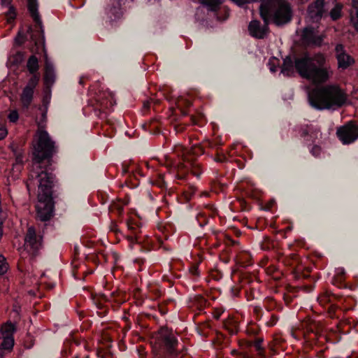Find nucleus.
I'll use <instances>...</instances> for the list:
<instances>
[{"label": "nucleus", "instance_id": "1", "mask_svg": "<svg viewBox=\"0 0 358 358\" xmlns=\"http://www.w3.org/2000/svg\"><path fill=\"white\" fill-rule=\"evenodd\" d=\"M32 165L29 171L27 188L30 191L32 182L38 181V201L36 205V219L41 222L50 220L54 215L52 188L55 176L49 171L51 159L57 152L55 143L51 139L41 122L38 124L36 138L33 143Z\"/></svg>", "mask_w": 358, "mask_h": 358}, {"label": "nucleus", "instance_id": "2", "mask_svg": "<svg viewBox=\"0 0 358 358\" xmlns=\"http://www.w3.org/2000/svg\"><path fill=\"white\" fill-rule=\"evenodd\" d=\"M294 69L301 77L314 84H323L327 82L333 75V70L327 62L324 54L317 52L312 57L308 52L301 57H295L294 61L289 56L283 60L281 72L287 76L294 73Z\"/></svg>", "mask_w": 358, "mask_h": 358}, {"label": "nucleus", "instance_id": "3", "mask_svg": "<svg viewBox=\"0 0 358 358\" xmlns=\"http://www.w3.org/2000/svg\"><path fill=\"white\" fill-rule=\"evenodd\" d=\"M310 105L320 110L336 109L347 101V94L338 85H327L317 87L308 92Z\"/></svg>", "mask_w": 358, "mask_h": 358}, {"label": "nucleus", "instance_id": "4", "mask_svg": "<svg viewBox=\"0 0 358 358\" xmlns=\"http://www.w3.org/2000/svg\"><path fill=\"white\" fill-rule=\"evenodd\" d=\"M259 10L264 22H272L277 26L284 25L292 18V8L286 0H263Z\"/></svg>", "mask_w": 358, "mask_h": 358}, {"label": "nucleus", "instance_id": "5", "mask_svg": "<svg viewBox=\"0 0 358 358\" xmlns=\"http://www.w3.org/2000/svg\"><path fill=\"white\" fill-rule=\"evenodd\" d=\"M157 343L161 352L155 358H177L178 339L173 331L167 328H162L157 334Z\"/></svg>", "mask_w": 358, "mask_h": 358}, {"label": "nucleus", "instance_id": "6", "mask_svg": "<svg viewBox=\"0 0 358 358\" xmlns=\"http://www.w3.org/2000/svg\"><path fill=\"white\" fill-rule=\"evenodd\" d=\"M43 234L40 231L37 232L34 227L27 228L24 239V248L31 257H35L40 255L43 247Z\"/></svg>", "mask_w": 358, "mask_h": 358}, {"label": "nucleus", "instance_id": "7", "mask_svg": "<svg viewBox=\"0 0 358 358\" xmlns=\"http://www.w3.org/2000/svg\"><path fill=\"white\" fill-rule=\"evenodd\" d=\"M27 8L29 12L36 22V25L32 27H29L28 30L31 31V37L35 41L36 48L31 49L32 51L38 52V45H41L43 42H38L39 38H43V24L38 11V2L37 0H27Z\"/></svg>", "mask_w": 358, "mask_h": 358}, {"label": "nucleus", "instance_id": "8", "mask_svg": "<svg viewBox=\"0 0 358 358\" xmlns=\"http://www.w3.org/2000/svg\"><path fill=\"white\" fill-rule=\"evenodd\" d=\"M28 33L30 36V48L29 50L33 54H41V52L44 53L45 64V73H44V83L46 85L50 86L53 85L55 80V73L53 65L48 62V55L46 52L45 45V36H44V31L43 30V38H38V42L43 41L41 45H38V52L32 51L31 49L36 48V45L35 41L31 39V31H28Z\"/></svg>", "mask_w": 358, "mask_h": 358}, {"label": "nucleus", "instance_id": "9", "mask_svg": "<svg viewBox=\"0 0 358 358\" xmlns=\"http://www.w3.org/2000/svg\"><path fill=\"white\" fill-rule=\"evenodd\" d=\"M326 35L312 27L303 29L301 35V41L303 46L309 48H320L322 45Z\"/></svg>", "mask_w": 358, "mask_h": 358}, {"label": "nucleus", "instance_id": "10", "mask_svg": "<svg viewBox=\"0 0 358 358\" xmlns=\"http://www.w3.org/2000/svg\"><path fill=\"white\" fill-rule=\"evenodd\" d=\"M336 136L344 145L352 143L358 139V125L350 121L337 128Z\"/></svg>", "mask_w": 358, "mask_h": 358}, {"label": "nucleus", "instance_id": "11", "mask_svg": "<svg viewBox=\"0 0 358 358\" xmlns=\"http://www.w3.org/2000/svg\"><path fill=\"white\" fill-rule=\"evenodd\" d=\"M335 0H316L309 5L308 13L313 22H317L334 4Z\"/></svg>", "mask_w": 358, "mask_h": 358}, {"label": "nucleus", "instance_id": "12", "mask_svg": "<svg viewBox=\"0 0 358 358\" xmlns=\"http://www.w3.org/2000/svg\"><path fill=\"white\" fill-rule=\"evenodd\" d=\"M40 76L34 75L28 80L27 85L23 88L20 94V101L23 108L28 109L34 99V90L37 86Z\"/></svg>", "mask_w": 358, "mask_h": 358}, {"label": "nucleus", "instance_id": "13", "mask_svg": "<svg viewBox=\"0 0 358 358\" xmlns=\"http://www.w3.org/2000/svg\"><path fill=\"white\" fill-rule=\"evenodd\" d=\"M335 57L338 63V69L345 70L355 63V59L347 53L342 44H337L335 47Z\"/></svg>", "mask_w": 358, "mask_h": 358}, {"label": "nucleus", "instance_id": "14", "mask_svg": "<svg viewBox=\"0 0 358 358\" xmlns=\"http://www.w3.org/2000/svg\"><path fill=\"white\" fill-rule=\"evenodd\" d=\"M269 22H264L263 25L259 20H252L248 24V31L251 36L258 38H264L269 31L268 24Z\"/></svg>", "mask_w": 358, "mask_h": 358}, {"label": "nucleus", "instance_id": "15", "mask_svg": "<svg viewBox=\"0 0 358 358\" xmlns=\"http://www.w3.org/2000/svg\"><path fill=\"white\" fill-rule=\"evenodd\" d=\"M296 131L301 137L303 138L306 141H308V137H310V140L314 142L316 139L321 136L320 129L313 124H305L301 125L297 127Z\"/></svg>", "mask_w": 358, "mask_h": 358}, {"label": "nucleus", "instance_id": "16", "mask_svg": "<svg viewBox=\"0 0 358 358\" xmlns=\"http://www.w3.org/2000/svg\"><path fill=\"white\" fill-rule=\"evenodd\" d=\"M187 164H179L178 165V173L177 177L178 179L185 178V173L182 172L183 169H190L192 173L196 176L199 177L201 174V169L199 164L194 162L193 160L185 161Z\"/></svg>", "mask_w": 358, "mask_h": 358}, {"label": "nucleus", "instance_id": "17", "mask_svg": "<svg viewBox=\"0 0 358 358\" xmlns=\"http://www.w3.org/2000/svg\"><path fill=\"white\" fill-rule=\"evenodd\" d=\"M122 0H110V4L106 9L108 18L113 20L119 18L122 15Z\"/></svg>", "mask_w": 358, "mask_h": 358}, {"label": "nucleus", "instance_id": "18", "mask_svg": "<svg viewBox=\"0 0 358 358\" xmlns=\"http://www.w3.org/2000/svg\"><path fill=\"white\" fill-rule=\"evenodd\" d=\"M98 101L102 110L110 108L115 103L114 95L109 91L101 92L98 97Z\"/></svg>", "mask_w": 358, "mask_h": 358}, {"label": "nucleus", "instance_id": "19", "mask_svg": "<svg viewBox=\"0 0 358 358\" xmlns=\"http://www.w3.org/2000/svg\"><path fill=\"white\" fill-rule=\"evenodd\" d=\"M204 145L203 144L193 145L189 150L184 153V160H192L190 156H199L204 153Z\"/></svg>", "mask_w": 358, "mask_h": 358}, {"label": "nucleus", "instance_id": "20", "mask_svg": "<svg viewBox=\"0 0 358 358\" xmlns=\"http://www.w3.org/2000/svg\"><path fill=\"white\" fill-rule=\"evenodd\" d=\"M27 68L28 71L32 74V76L34 75H38L37 73L39 69L38 59L34 55L30 56L28 59L27 62Z\"/></svg>", "mask_w": 358, "mask_h": 358}, {"label": "nucleus", "instance_id": "21", "mask_svg": "<svg viewBox=\"0 0 358 358\" xmlns=\"http://www.w3.org/2000/svg\"><path fill=\"white\" fill-rule=\"evenodd\" d=\"M199 1L210 11H217L223 3V0H199Z\"/></svg>", "mask_w": 358, "mask_h": 358}, {"label": "nucleus", "instance_id": "22", "mask_svg": "<svg viewBox=\"0 0 358 358\" xmlns=\"http://www.w3.org/2000/svg\"><path fill=\"white\" fill-rule=\"evenodd\" d=\"M15 331V325L13 323H6L0 329V338L1 336H13V333Z\"/></svg>", "mask_w": 358, "mask_h": 358}, {"label": "nucleus", "instance_id": "23", "mask_svg": "<svg viewBox=\"0 0 358 358\" xmlns=\"http://www.w3.org/2000/svg\"><path fill=\"white\" fill-rule=\"evenodd\" d=\"M343 6L341 3H336V1L334 4L329 8V15L333 20H337L341 17V10Z\"/></svg>", "mask_w": 358, "mask_h": 358}, {"label": "nucleus", "instance_id": "24", "mask_svg": "<svg viewBox=\"0 0 358 358\" xmlns=\"http://www.w3.org/2000/svg\"><path fill=\"white\" fill-rule=\"evenodd\" d=\"M224 327L231 334H234L237 332L238 322L233 318H228L224 322Z\"/></svg>", "mask_w": 358, "mask_h": 358}, {"label": "nucleus", "instance_id": "25", "mask_svg": "<svg viewBox=\"0 0 358 358\" xmlns=\"http://www.w3.org/2000/svg\"><path fill=\"white\" fill-rule=\"evenodd\" d=\"M10 148L15 156L16 162L21 164L23 162V155L24 152L20 149L16 144L12 143L10 145Z\"/></svg>", "mask_w": 358, "mask_h": 358}, {"label": "nucleus", "instance_id": "26", "mask_svg": "<svg viewBox=\"0 0 358 358\" xmlns=\"http://www.w3.org/2000/svg\"><path fill=\"white\" fill-rule=\"evenodd\" d=\"M263 339L257 338L255 341H249L247 343L248 348L254 347L259 356H264V348L262 346Z\"/></svg>", "mask_w": 358, "mask_h": 358}, {"label": "nucleus", "instance_id": "27", "mask_svg": "<svg viewBox=\"0 0 358 358\" xmlns=\"http://www.w3.org/2000/svg\"><path fill=\"white\" fill-rule=\"evenodd\" d=\"M196 192V187L193 185H189L187 189H186L184 192V196H185L186 201H188L191 200L192 196L195 194Z\"/></svg>", "mask_w": 358, "mask_h": 358}, {"label": "nucleus", "instance_id": "28", "mask_svg": "<svg viewBox=\"0 0 358 358\" xmlns=\"http://www.w3.org/2000/svg\"><path fill=\"white\" fill-rule=\"evenodd\" d=\"M8 268V264L6 258L3 255H0V275L6 273Z\"/></svg>", "mask_w": 358, "mask_h": 358}, {"label": "nucleus", "instance_id": "29", "mask_svg": "<svg viewBox=\"0 0 358 358\" xmlns=\"http://www.w3.org/2000/svg\"><path fill=\"white\" fill-rule=\"evenodd\" d=\"M310 152L313 156H314L315 157H320V155L322 152V148L320 146H319L317 145H314L311 148Z\"/></svg>", "mask_w": 358, "mask_h": 358}, {"label": "nucleus", "instance_id": "30", "mask_svg": "<svg viewBox=\"0 0 358 358\" xmlns=\"http://www.w3.org/2000/svg\"><path fill=\"white\" fill-rule=\"evenodd\" d=\"M345 275V271L343 268H338L336 270V280L341 282L344 280Z\"/></svg>", "mask_w": 358, "mask_h": 358}, {"label": "nucleus", "instance_id": "31", "mask_svg": "<svg viewBox=\"0 0 358 358\" xmlns=\"http://www.w3.org/2000/svg\"><path fill=\"white\" fill-rule=\"evenodd\" d=\"M19 118L18 113L16 110L11 111L8 115V120L11 122H15Z\"/></svg>", "mask_w": 358, "mask_h": 358}, {"label": "nucleus", "instance_id": "32", "mask_svg": "<svg viewBox=\"0 0 358 358\" xmlns=\"http://www.w3.org/2000/svg\"><path fill=\"white\" fill-rule=\"evenodd\" d=\"M202 144H203V145H204V148L206 147H208L210 148H215L218 145L217 143H215L208 139L204 141Z\"/></svg>", "mask_w": 358, "mask_h": 358}, {"label": "nucleus", "instance_id": "33", "mask_svg": "<svg viewBox=\"0 0 358 358\" xmlns=\"http://www.w3.org/2000/svg\"><path fill=\"white\" fill-rule=\"evenodd\" d=\"M2 213H3L2 208H1V206H0V240L1 239V238L3 236V220L2 218Z\"/></svg>", "mask_w": 358, "mask_h": 358}, {"label": "nucleus", "instance_id": "34", "mask_svg": "<svg viewBox=\"0 0 358 358\" xmlns=\"http://www.w3.org/2000/svg\"><path fill=\"white\" fill-rule=\"evenodd\" d=\"M138 236L136 234H134L133 235L128 236V240L130 241L131 243H133L134 242H138Z\"/></svg>", "mask_w": 358, "mask_h": 358}, {"label": "nucleus", "instance_id": "35", "mask_svg": "<svg viewBox=\"0 0 358 358\" xmlns=\"http://www.w3.org/2000/svg\"><path fill=\"white\" fill-rule=\"evenodd\" d=\"M351 21L353 23L355 29L358 31V17H357V15L352 16L351 17Z\"/></svg>", "mask_w": 358, "mask_h": 358}, {"label": "nucleus", "instance_id": "36", "mask_svg": "<svg viewBox=\"0 0 358 358\" xmlns=\"http://www.w3.org/2000/svg\"><path fill=\"white\" fill-rule=\"evenodd\" d=\"M226 159V157L223 155L217 154L216 157L215 158V161L217 162H223Z\"/></svg>", "mask_w": 358, "mask_h": 358}, {"label": "nucleus", "instance_id": "37", "mask_svg": "<svg viewBox=\"0 0 358 358\" xmlns=\"http://www.w3.org/2000/svg\"><path fill=\"white\" fill-rule=\"evenodd\" d=\"M7 130L5 128H0V141L3 139L7 135Z\"/></svg>", "mask_w": 358, "mask_h": 358}, {"label": "nucleus", "instance_id": "38", "mask_svg": "<svg viewBox=\"0 0 358 358\" xmlns=\"http://www.w3.org/2000/svg\"><path fill=\"white\" fill-rule=\"evenodd\" d=\"M152 101V99L145 100L143 101V108L145 110H148L150 107V103Z\"/></svg>", "mask_w": 358, "mask_h": 358}, {"label": "nucleus", "instance_id": "39", "mask_svg": "<svg viewBox=\"0 0 358 358\" xmlns=\"http://www.w3.org/2000/svg\"><path fill=\"white\" fill-rule=\"evenodd\" d=\"M110 229L111 231H113L115 233H117L119 230L117 228V225L115 222H111L110 225Z\"/></svg>", "mask_w": 358, "mask_h": 358}, {"label": "nucleus", "instance_id": "40", "mask_svg": "<svg viewBox=\"0 0 358 358\" xmlns=\"http://www.w3.org/2000/svg\"><path fill=\"white\" fill-rule=\"evenodd\" d=\"M128 229L132 231H134V234H136L137 227H134V224L131 222L127 223Z\"/></svg>", "mask_w": 358, "mask_h": 358}, {"label": "nucleus", "instance_id": "41", "mask_svg": "<svg viewBox=\"0 0 358 358\" xmlns=\"http://www.w3.org/2000/svg\"><path fill=\"white\" fill-rule=\"evenodd\" d=\"M9 14H10V18L14 19L15 17V10L13 6H10V8H9Z\"/></svg>", "mask_w": 358, "mask_h": 358}, {"label": "nucleus", "instance_id": "42", "mask_svg": "<svg viewBox=\"0 0 358 358\" xmlns=\"http://www.w3.org/2000/svg\"><path fill=\"white\" fill-rule=\"evenodd\" d=\"M353 8L356 10V15L358 17V0H352Z\"/></svg>", "mask_w": 358, "mask_h": 358}, {"label": "nucleus", "instance_id": "43", "mask_svg": "<svg viewBox=\"0 0 358 358\" xmlns=\"http://www.w3.org/2000/svg\"><path fill=\"white\" fill-rule=\"evenodd\" d=\"M16 43L19 45H21L24 43V40L22 36H20V34L15 38Z\"/></svg>", "mask_w": 358, "mask_h": 358}, {"label": "nucleus", "instance_id": "44", "mask_svg": "<svg viewBox=\"0 0 358 358\" xmlns=\"http://www.w3.org/2000/svg\"><path fill=\"white\" fill-rule=\"evenodd\" d=\"M89 79V77L87 76H81L80 78V80H79V83L81 85H83L85 80H88Z\"/></svg>", "mask_w": 358, "mask_h": 358}, {"label": "nucleus", "instance_id": "45", "mask_svg": "<svg viewBox=\"0 0 358 358\" xmlns=\"http://www.w3.org/2000/svg\"><path fill=\"white\" fill-rule=\"evenodd\" d=\"M190 271L194 275H199V270L196 266H193L192 268H191Z\"/></svg>", "mask_w": 358, "mask_h": 358}, {"label": "nucleus", "instance_id": "46", "mask_svg": "<svg viewBox=\"0 0 358 358\" xmlns=\"http://www.w3.org/2000/svg\"><path fill=\"white\" fill-rule=\"evenodd\" d=\"M296 258V256L295 255L292 254V255H291L290 257H289V258H288V259L286 260V262H287V263L288 264L291 265V264H292V263L290 262V260H291V259H292V260H294V259H295Z\"/></svg>", "mask_w": 358, "mask_h": 358}, {"label": "nucleus", "instance_id": "47", "mask_svg": "<svg viewBox=\"0 0 358 358\" xmlns=\"http://www.w3.org/2000/svg\"><path fill=\"white\" fill-rule=\"evenodd\" d=\"M12 0H0L1 3L4 6H10Z\"/></svg>", "mask_w": 358, "mask_h": 358}, {"label": "nucleus", "instance_id": "48", "mask_svg": "<svg viewBox=\"0 0 358 358\" xmlns=\"http://www.w3.org/2000/svg\"><path fill=\"white\" fill-rule=\"evenodd\" d=\"M272 319L273 320V321L271 325H273L275 323L277 319L274 315H272Z\"/></svg>", "mask_w": 358, "mask_h": 358}, {"label": "nucleus", "instance_id": "49", "mask_svg": "<svg viewBox=\"0 0 358 358\" xmlns=\"http://www.w3.org/2000/svg\"><path fill=\"white\" fill-rule=\"evenodd\" d=\"M42 118H43V121H45V119H46V113H43L42 114Z\"/></svg>", "mask_w": 358, "mask_h": 358}, {"label": "nucleus", "instance_id": "50", "mask_svg": "<svg viewBox=\"0 0 358 358\" xmlns=\"http://www.w3.org/2000/svg\"><path fill=\"white\" fill-rule=\"evenodd\" d=\"M117 210H118V213H121V212L122 211V207H118Z\"/></svg>", "mask_w": 358, "mask_h": 358}, {"label": "nucleus", "instance_id": "51", "mask_svg": "<svg viewBox=\"0 0 358 358\" xmlns=\"http://www.w3.org/2000/svg\"><path fill=\"white\" fill-rule=\"evenodd\" d=\"M187 104L188 106H191L192 103H191L190 101H187Z\"/></svg>", "mask_w": 358, "mask_h": 358}, {"label": "nucleus", "instance_id": "52", "mask_svg": "<svg viewBox=\"0 0 358 358\" xmlns=\"http://www.w3.org/2000/svg\"><path fill=\"white\" fill-rule=\"evenodd\" d=\"M271 71H273V72H275V69L274 68H271Z\"/></svg>", "mask_w": 358, "mask_h": 358}, {"label": "nucleus", "instance_id": "53", "mask_svg": "<svg viewBox=\"0 0 358 358\" xmlns=\"http://www.w3.org/2000/svg\"><path fill=\"white\" fill-rule=\"evenodd\" d=\"M216 319H219L220 317V315L219 314H217V315L215 317Z\"/></svg>", "mask_w": 358, "mask_h": 358}, {"label": "nucleus", "instance_id": "54", "mask_svg": "<svg viewBox=\"0 0 358 358\" xmlns=\"http://www.w3.org/2000/svg\"><path fill=\"white\" fill-rule=\"evenodd\" d=\"M84 358H89V356H85Z\"/></svg>", "mask_w": 358, "mask_h": 358}, {"label": "nucleus", "instance_id": "55", "mask_svg": "<svg viewBox=\"0 0 358 358\" xmlns=\"http://www.w3.org/2000/svg\"><path fill=\"white\" fill-rule=\"evenodd\" d=\"M0 358H1V357H0Z\"/></svg>", "mask_w": 358, "mask_h": 358}]
</instances>
